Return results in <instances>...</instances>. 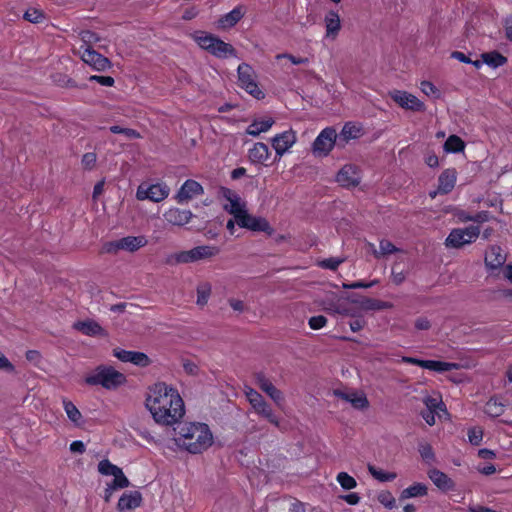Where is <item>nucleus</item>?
I'll return each instance as SVG.
<instances>
[{
    "label": "nucleus",
    "instance_id": "obj_1",
    "mask_svg": "<svg viewBox=\"0 0 512 512\" xmlns=\"http://www.w3.org/2000/svg\"><path fill=\"white\" fill-rule=\"evenodd\" d=\"M145 405L155 422L161 425H174L185 414L184 401L178 390L164 382L155 383L148 389Z\"/></svg>",
    "mask_w": 512,
    "mask_h": 512
},
{
    "label": "nucleus",
    "instance_id": "obj_2",
    "mask_svg": "<svg viewBox=\"0 0 512 512\" xmlns=\"http://www.w3.org/2000/svg\"><path fill=\"white\" fill-rule=\"evenodd\" d=\"M174 440L178 447L199 454L213 444V434L205 423L186 422L178 427Z\"/></svg>",
    "mask_w": 512,
    "mask_h": 512
},
{
    "label": "nucleus",
    "instance_id": "obj_3",
    "mask_svg": "<svg viewBox=\"0 0 512 512\" xmlns=\"http://www.w3.org/2000/svg\"><path fill=\"white\" fill-rule=\"evenodd\" d=\"M220 249L213 245H200L190 250H183L171 254L167 257L166 263L169 265L191 264L204 260H209L217 256Z\"/></svg>",
    "mask_w": 512,
    "mask_h": 512
},
{
    "label": "nucleus",
    "instance_id": "obj_4",
    "mask_svg": "<svg viewBox=\"0 0 512 512\" xmlns=\"http://www.w3.org/2000/svg\"><path fill=\"white\" fill-rule=\"evenodd\" d=\"M98 472L104 476H112L113 480L106 484L104 490V501L106 503L111 501L113 493L116 490L124 489L130 486V481L123 473L122 469L108 459H103L98 463Z\"/></svg>",
    "mask_w": 512,
    "mask_h": 512
},
{
    "label": "nucleus",
    "instance_id": "obj_5",
    "mask_svg": "<svg viewBox=\"0 0 512 512\" xmlns=\"http://www.w3.org/2000/svg\"><path fill=\"white\" fill-rule=\"evenodd\" d=\"M196 43L204 50L208 51L211 55L217 58L236 57V50L234 47L221 40L213 34L204 32L196 33L194 35Z\"/></svg>",
    "mask_w": 512,
    "mask_h": 512
},
{
    "label": "nucleus",
    "instance_id": "obj_6",
    "mask_svg": "<svg viewBox=\"0 0 512 512\" xmlns=\"http://www.w3.org/2000/svg\"><path fill=\"white\" fill-rule=\"evenodd\" d=\"M125 376L111 366H99L85 378L88 385H101L106 389H114L125 382Z\"/></svg>",
    "mask_w": 512,
    "mask_h": 512
},
{
    "label": "nucleus",
    "instance_id": "obj_7",
    "mask_svg": "<svg viewBox=\"0 0 512 512\" xmlns=\"http://www.w3.org/2000/svg\"><path fill=\"white\" fill-rule=\"evenodd\" d=\"M479 235V226L471 225L465 228H455L452 229L447 236L445 246L448 248L459 249L464 245L475 242Z\"/></svg>",
    "mask_w": 512,
    "mask_h": 512
},
{
    "label": "nucleus",
    "instance_id": "obj_8",
    "mask_svg": "<svg viewBox=\"0 0 512 512\" xmlns=\"http://www.w3.org/2000/svg\"><path fill=\"white\" fill-rule=\"evenodd\" d=\"M170 194V188L165 183H142L136 191V198L140 201L149 200L155 203L165 200Z\"/></svg>",
    "mask_w": 512,
    "mask_h": 512
},
{
    "label": "nucleus",
    "instance_id": "obj_9",
    "mask_svg": "<svg viewBox=\"0 0 512 512\" xmlns=\"http://www.w3.org/2000/svg\"><path fill=\"white\" fill-rule=\"evenodd\" d=\"M238 82L240 87L246 90L256 99L264 97V93L259 89L257 83L254 80V71L252 67L246 63H242L238 66Z\"/></svg>",
    "mask_w": 512,
    "mask_h": 512
},
{
    "label": "nucleus",
    "instance_id": "obj_10",
    "mask_svg": "<svg viewBox=\"0 0 512 512\" xmlns=\"http://www.w3.org/2000/svg\"><path fill=\"white\" fill-rule=\"evenodd\" d=\"M388 95L395 103L405 110L413 112H424L426 110L425 104L415 95L407 91L394 89L389 91Z\"/></svg>",
    "mask_w": 512,
    "mask_h": 512
},
{
    "label": "nucleus",
    "instance_id": "obj_11",
    "mask_svg": "<svg viewBox=\"0 0 512 512\" xmlns=\"http://www.w3.org/2000/svg\"><path fill=\"white\" fill-rule=\"evenodd\" d=\"M337 133L334 128L323 129L313 143V152L319 156H326L337 145Z\"/></svg>",
    "mask_w": 512,
    "mask_h": 512
},
{
    "label": "nucleus",
    "instance_id": "obj_12",
    "mask_svg": "<svg viewBox=\"0 0 512 512\" xmlns=\"http://www.w3.org/2000/svg\"><path fill=\"white\" fill-rule=\"evenodd\" d=\"M220 196L227 201L223 205L226 212L233 215L234 219L242 214L246 208V202L239 196V194L229 188L221 187L219 190Z\"/></svg>",
    "mask_w": 512,
    "mask_h": 512
},
{
    "label": "nucleus",
    "instance_id": "obj_13",
    "mask_svg": "<svg viewBox=\"0 0 512 512\" xmlns=\"http://www.w3.org/2000/svg\"><path fill=\"white\" fill-rule=\"evenodd\" d=\"M78 55L84 63L98 72L106 71L112 66L111 61L107 57L98 53L93 48H84L83 51H78Z\"/></svg>",
    "mask_w": 512,
    "mask_h": 512
},
{
    "label": "nucleus",
    "instance_id": "obj_14",
    "mask_svg": "<svg viewBox=\"0 0 512 512\" xmlns=\"http://www.w3.org/2000/svg\"><path fill=\"white\" fill-rule=\"evenodd\" d=\"M236 223L242 227L252 231H261V232H269L271 230L269 222L263 218L258 216H253L248 213L247 209L237 216L235 219Z\"/></svg>",
    "mask_w": 512,
    "mask_h": 512
},
{
    "label": "nucleus",
    "instance_id": "obj_15",
    "mask_svg": "<svg viewBox=\"0 0 512 512\" xmlns=\"http://www.w3.org/2000/svg\"><path fill=\"white\" fill-rule=\"evenodd\" d=\"M297 136L296 132L292 129L284 131L282 133L276 134L271 139V144L273 149L275 150L276 156L281 158L284 154H286L289 149L296 143Z\"/></svg>",
    "mask_w": 512,
    "mask_h": 512
},
{
    "label": "nucleus",
    "instance_id": "obj_16",
    "mask_svg": "<svg viewBox=\"0 0 512 512\" xmlns=\"http://www.w3.org/2000/svg\"><path fill=\"white\" fill-rule=\"evenodd\" d=\"M203 193L204 189L199 182L188 179L182 184L176 193L175 199L179 204H184L190 201L192 198L202 195Z\"/></svg>",
    "mask_w": 512,
    "mask_h": 512
},
{
    "label": "nucleus",
    "instance_id": "obj_17",
    "mask_svg": "<svg viewBox=\"0 0 512 512\" xmlns=\"http://www.w3.org/2000/svg\"><path fill=\"white\" fill-rule=\"evenodd\" d=\"M336 180L343 187H356L361 182L360 171L355 165L346 164L338 172Z\"/></svg>",
    "mask_w": 512,
    "mask_h": 512
},
{
    "label": "nucleus",
    "instance_id": "obj_18",
    "mask_svg": "<svg viewBox=\"0 0 512 512\" xmlns=\"http://www.w3.org/2000/svg\"><path fill=\"white\" fill-rule=\"evenodd\" d=\"M402 362L407 364L418 365L422 368L437 371V372H445L453 370L457 367L455 363L435 361V360H421L413 357L403 356L401 359Z\"/></svg>",
    "mask_w": 512,
    "mask_h": 512
},
{
    "label": "nucleus",
    "instance_id": "obj_19",
    "mask_svg": "<svg viewBox=\"0 0 512 512\" xmlns=\"http://www.w3.org/2000/svg\"><path fill=\"white\" fill-rule=\"evenodd\" d=\"M113 355L122 362L132 363L139 367H147L151 363L149 357L143 352L114 349Z\"/></svg>",
    "mask_w": 512,
    "mask_h": 512
},
{
    "label": "nucleus",
    "instance_id": "obj_20",
    "mask_svg": "<svg viewBox=\"0 0 512 512\" xmlns=\"http://www.w3.org/2000/svg\"><path fill=\"white\" fill-rule=\"evenodd\" d=\"M254 379L258 387L263 392H265L276 404L283 402V393L272 384V382L265 376L263 372L255 373Z\"/></svg>",
    "mask_w": 512,
    "mask_h": 512
},
{
    "label": "nucleus",
    "instance_id": "obj_21",
    "mask_svg": "<svg viewBox=\"0 0 512 512\" xmlns=\"http://www.w3.org/2000/svg\"><path fill=\"white\" fill-rule=\"evenodd\" d=\"M165 221L172 226H184L190 222L193 213L188 209L171 207L163 214Z\"/></svg>",
    "mask_w": 512,
    "mask_h": 512
},
{
    "label": "nucleus",
    "instance_id": "obj_22",
    "mask_svg": "<svg viewBox=\"0 0 512 512\" xmlns=\"http://www.w3.org/2000/svg\"><path fill=\"white\" fill-rule=\"evenodd\" d=\"M363 135H364V130L360 124L347 122L343 126L341 132L339 134H337V139H338L337 145L340 147H345V145L350 140L359 139Z\"/></svg>",
    "mask_w": 512,
    "mask_h": 512
},
{
    "label": "nucleus",
    "instance_id": "obj_23",
    "mask_svg": "<svg viewBox=\"0 0 512 512\" xmlns=\"http://www.w3.org/2000/svg\"><path fill=\"white\" fill-rule=\"evenodd\" d=\"M334 394L338 398L350 403L352 407L357 410H366L369 407V401L363 392H343L337 390L334 392Z\"/></svg>",
    "mask_w": 512,
    "mask_h": 512
},
{
    "label": "nucleus",
    "instance_id": "obj_24",
    "mask_svg": "<svg viewBox=\"0 0 512 512\" xmlns=\"http://www.w3.org/2000/svg\"><path fill=\"white\" fill-rule=\"evenodd\" d=\"M325 38L335 40L341 30V19L338 12L330 10L324 17Z\"/></svg>",
    "mask_w": 512,
    "mask_h": 512
},
{
    "label": "nucleus",
    "instance_id": "obj_25",
    "mask_svg": "<svg viewBox=\"0 0 512 512\" xmlns=\"http://www.w3.org/2000/svg\"><path fill=\"white\" fill-rule=\"evenodd\" d=\"M142 503V495L139 491H129L122 494L117 503L118 512H131Z\"/></svg>",
    "mask_w": 512,
    "mask_h": 512
},
{
    "label": "nucleus",
    "instance_id": "obj_26",
    "mask_svg": "<svg viewBox=\"0 0 512 512\" xmlns=\"http://www.w3.org/2000/svg\"><path fill=\"white\" fill-rule=\"evenodd\" d=\"M73 328L87 336H107L106 331L94 320L75 322Z\"/></svg>",
    "mask_w": 512,
    "mask_h": 512
},
{
    "label": "nucleus",
    "instance_id": "obj_27",
    "mask_svg": "<svg viewBox=\"0 0 512 512\" xmlns=\"http://www.w3.org/2000/svg\"><path fill=\"white\" fill-rule=\"evenodd\" d=\"M457 172L455 169L444 170L438 178V191L441 194H448L455 186Z\"/></svg>",
    "mask_w": 512,
    "mask_h": 512
},
{
    "label": "nucleus",
    "instance_id": "obj_28",
    "mask_svg": "<svg viewBox=\"0 0 512 512\" xmlns=\"http://www.w3.org/2000/svg\"><path fill=\"white\" fill-rule=\"evenodd\" d=\"M506 261V256L503 254L499 246H491L485 255V265L489 269H497L501 267Z\"/></svg>",
    "mask_w": 512,
    "mask_h": 512
},
{
    "label": "nucleus",
    "instance_id": "obj_29",
    "mask_svg": "<svg viewBox=\"0 0 512 512\" xmlns=\"http://www.w3.org/2000/svg\"><path fill=\"white\" fill-rule=\"evenodd\" d=\"M270 150L265 143L257 142L248 151L249 160L254 164H261L268 160Z\"/></svg>",
    "mask_w": 512,
    "mask_h": 512
},
{
    "label": "nucleus",
    "instance_id": "obj_30",
    "mask_svg": "<svg viewBox=\"0 0 512 512\" xmlns=\"http://www.w3.org/2000/svg\"><path fill=\"white\" fill-rule=\"evenodd\" d=\"M245 395L250 405L258 415L262 412V410H265L270 406L265 401L263 396L251 387H245Z\"/></svg>",
    "mask_w": 512,
    "mask_h": 512
},
{
    "label": "nucleus",
    "instance_id": "obj_31",
    "mask_svg": "<svg viewBox=\"0 0 512 512\" xmlns=\"http://www.w3.org/2000/svg\"><path fill=\"white\" fill-rule=\"evenodd\" d=\"M430 480L441 490L447 491L453 488V481L442 471L431 469L428 472Z\"/></svg>",
    "mask_w": 512,
    "mask_h": 512
},
{
    "label": "nucleus",
    "instance_id": "obj_32",
    "mask_svg": "<svg viewBox=\"0 0 512 512\" xmlns=\"http://www.w3.org/2000/svg\"><path fill=\"white\" fill-rule=\"evenodd\" d=\"M244 16V12L240 6L235 7L229 13L222 16L218 24L223 29H228L235 26Z\"/></svg>",
    "mask_w": 512,
    "mask_h": 512
},
{
    "label": "nucleus",
    "instance_id": "obj_33",
    "mask_svg": "<svg viewBox=\"0 0 512 512\" xmlns=\"http://www.w3.org/2000/svg\"><path fill=\"white\" fill-rule=\"evenodd\" d=\"M121 250L135 252L147 245L148 241L144 236H127L120 239Z\"/></svg>",
    "mask_w": 512,
    "mask_h": 512
},
{
    "label": "nucleus",
    "instance_id": "obj_34",
    "mask_svg": "<svg viewBox=\"0 0 512 512\" xmlns=\"http://www.w3.org/2000/svg\"><path fill=\"white\" fill-rule=\"evenodd\" d=\"M274 124V119L271 117L255 120L246 129V133L251 136H258L263 132H267Z\"/></svg>",
    "mask_w": 512,
    "mask_h": 512
},
{
    "label": "nucleus",
    "instance_id": "obj_35",
    "mask_svg": "<svg viewBox=\"0 0 512 512\" xmlns=\"http://www.w3.org/2000/svg\"><path fill=\"white\" fill-rule=\"evenodd\" d=\"M63 407L67 417L71 422H73L76 426H81L83 424L82 414L71 401L64 399Z\"/></svg>",
    "mask_w": 512,
    "mask_h": 512
},
{
    "label": "nucleus",
    "instance_id": "obj_36",
    "mask_svg": "<svg viewBox=\"0 0 512 512\" xmlns=\"http://www.w3.org/2000/svg\"><path fill=\"white\" fill-rule=\"evenodd\" d=\"M481 57L482 62L494 68L502 66L507 62V58L497 51L483 53Z\"/></svg>",
    "mask_w": 512,
    "mask_h": 512
},
{
    "label": "nucleus",
    "instance_id": "obj_37",
    "mask_svg": "<svg viewBox=\"0 0 512 512\" xmlns=\"http://www.w3.org/2000/svg\"><path fill=\"white\" fill-rule=\"evenodd\" d=\"M426 494L427 486L423 483H415L402 491L401 499L421 497L425 496Z\"/></svg>",
    "mask_w": 512,
    "mask_h": 512
},
{
    "label": "nucleus",
    "instance_id": "obj_38",
    "mask_svg": "<svg viewBox=\"0 0 512 512\" xmlns=\"http://www.w3.org/2000/svg\"><path fill=\"white\" fill-rule=\"evenodd\" d=\"M465 148L464 141L457 135H451L444 143V150L448 153H457Z\"/></svg>",
    "mask_w": 512,
    "mask_h": 512
},
{
    "label": "nucleus",
    "instance_id": "obj_39",
    "mask_svg": "<svg viewBox=\"0 0 512 512\" xmlns=\"http://www.w3.org/2000/svg\"><path fill=\"white\" fill-rule=\"evenodd\" d=\"M79 37L83 42V45L79 48L78 51H83L84 48H93V45L100 41V37L90 30L81 31L79 33Z\"/></svg>",
    "mask_w": 512,
    "mask_h": 512
},
{
    "label": "nucleus",
    "instance_id": "obj_40",
    "mask_svg": "<svg viewBox=\"0 0 512 512\" xmlns=\"http://www.w3.org/2000/svg\"><path fill=\"white\" fill-rule=\"evenodd\" d=\"M504 412V405L497 399L491 398L485 405V413L491 417H499Z\"/></svg>",
    "mask_w": 512,
    "mask_h": 512
},
{
    "label": "nucleus",
    "instance_id": "obj_41",
    "mask_svg": "<svg viewBox=\"0 0 512 512\" xmlns=\"http://www.w3.org/2000/svg\"><path fill=\"white\" fill-rule=\"evenodd\" d=\"M398 251V248L388 240H381L379 244V250L374 249V256L380 258L385 255H389Z\"/></svg>",
    "mask_w": 512,
    "mask_h": 512
},
{
    "label": "nucleus",
    "instance_id": "obj_42",
    "mask_svg": "<svg viewBox=\"0 0 512 512\" xmlns=\"http://www.w3.org/2000/svg\"><path fill=\"white\" fill-rule=\"evenodd\" d=\"M211 294V285L209 283H202L197 287V304L204 306L207 304Z\"/></svg>",
    "mask_w": 512,
    "mask_h": 512
},
{
    "label": "nucleus",
    "instance_id": "obj_43",
    "mask_svg": "<svg viewBox=\"0 0 512 512\" xmlns=\"http://www.w3.org/2000/svg\"><path fill=\"white\" fill-rule=\"evenodd\" d=\"M368 470H369L370 474L375 479H377V480H379L381 482L392 481V480H394L396 478V474L395 473L385 472L383 470L377 469L373 465H369L368 466Z\"/></svg>",
    "mask_w": 512,
    "mask_h": 512
},
{
    "label": "nucleus",
    "instance_id": "obj_44",
    "mask_svg": "<svg viewBox=\"0 0 512 512\" xmlns=\"http://www.w3.org/2000/svg\"><path fill=\"white\" fill-rule=\"evenodd\" d=\"M337 482L345 490H351L357 486L356 480L346 472L338 473Z\"/></svg>",
    "mask_w": 512,
    "mask_h": 512
},
{
    "label": "nucleus",
    "instance_id": "obj_45",
    "mask_svg": "<svg viewBox=\"0 0 512 512\" xmlns=\"http://www.w3.org/2000/svg\"><path fill=\"white\" fill-rule=\"evenodd\" d=\"M24 19L31 23H41L45 19V14L37 8H29L24 13Z\"/></svg>",
    "mask_w": 512,
    "mask_h": 512
},
{
    "label": "nucleus",
    "instance_id": "obj_46",
    "mask_svg": "<svg viewBox=\"0 0 512 512\" xmlns=\"http://www.w3.org/2000/svg\"><path fill=\"white\" fill-rule=\"evenodd\" d=\"M423 402H424L427 410H431V411H435V412L445 410V406H444L443 402L437 398L428 396V397L424 398Z\"/></svg>",
    "mask_w": 512,
    "mask_h": 512
},
{
    "label": "nucleus",
    "instance_id": "obj_47",
    "mask_svg": "<svg viewBox=\"0 0 512 512\" xmlns=\"http://www.w3.org/2000/svg\"><path fill=\"white\" fill-rule=\"evenodd\" d=\"M483 439V430L480 427H472L468 430V440L472 445H479Z\"/></svg>",
    "mask_w": 512,
    "mask_h": 512
},
{
    "label": "nucleus",
    "instance_id": "obj_48",
    "mask_svg": "<svg viewBox=\"0 0 512 512\" xmlns=\"http://www.w3.org/2000/svg\"><path fill=\"white\" fill-rule=\"evenodd\" d=\"M420 89L427 96H433L435 98L440 97L439 89L429 81H422L420 84Z\"/></svg>",
    "mask_w": 512,
    "mask_h": 512
},
{
    "label": "nucleus",
    "instance_id": "obj_49",
    "mask_svg": "<svg viewBox=\"0 0 512 512\" xmlns=\"http://www.w3.org/2000/svg\"><path fill=\"white\" fill-rule=\"evenodd\" d=\"M110 131L114 134H123L125 135L127 138H130V139H134V138H140V134L134 130V129H130V128H122L120 126H111L110 127Z\"/></svg>",
    "mask_w": 512,
    "mask_h": 512
},
{
    "label": "nucleus",
    "instance_id": "obj_50",
    "mask_svg": "<svg viewBox=\"0 0 512 512\" xmlns=\"http://www.w3.org/2000/svg\"><path fill=\"white\" fill-rule=\"evenodd\" d=\"M378 501L386 508L392 509L395 506V498L388 491H382L377 496Z\"/></svg>",
    "mask_w": 512,
    "mask_h": 512
},
{
    "label": "nucleus",
    "instance_id": "obj_51",
    "mask_svg": "<svg viewBox=\"0 0 512 512\" xmlns=\"http://www.w3.org/2000/svg\"><path fill=\"white\" fill-rule=\"evenodd\" d=\"M96 161H97L96 154L93 152H88L82 156L81 165L86 170H92L96 165Z\"/></svg>",
    "mask_w": 512,
    "mask_h": 512
},
{
    "label": "nucleus",
    "instance_id": "obj_52",
    "mask_svg": "<svg viewBox=\"0 0 512 512\" xmlns=\"http://www.w3.org/2000/svg\"><path fill=\"white\" fill-rule=\"evenodd\" d=\"M418 451L425 461H433L435 458L432 446L428 443H420Z\"/></svg>",
    "mask_w": 512,
    "mask_h": 512
},
{
    "label": "nucleus",
    "instance_id": "obj_53",
    "mask_svg": "<svg viewBox=\"0 0 512 512\" xmlns=\"http://www.w3.org/2000/svg\"><path fill=\"white\" fill-rule=\"evenodd\" d=\"M343 261H344V259H342V258L331 257V258L322 260L319 263V265H320V267H322L324 269L336 270Z\"/></svg>",
    "mask_w": 512,
    "mask_h": 512
},
{
    "label": "nucleus",
    "instance_id": "obj_54",
    "mask_svg": "<svg viewBox=\"0 0 512 512\" xmlns=\"http://www.w3.org/2000/svg\"><path fill=\"white\" fill-rule=\"evenodd\" d=\"M308 324L311 329L318 330L327 324V318L323 315L313 316L309 319Z\"/></svg>",
    "mask_w": 512,
    "mask_h": 512
},
{
    "label": "nucleus",
    "instance_id": "obj_55",
    "mask_svg": "<svg viewBox=\"0 0 512 512\" xmlns=\"http://www.w3.org/2000/svg\"><path fill=\"white\" fill-rule=\"evenodd\" d=\"M121 250V242L120 239L115 241L107 242L103 245L102 251L108 254H116Z\"/></svg>",
    "mask_w": 512,
    "mask_h": 512
},
{
    "label": "nucleus",
    "instance_id": "obj_56",
    "mask_svg": "<svg viewBox=\"0 0 512 512\" xmlns=\"http://www.w3.org/2000/svg\"><path fill=\"white\" fill-rule=\"evenodd\" d=\"M259 415L261 417L267 419L274 426H276V427L280 426V421H279L278 417L274 414V412L270 406L267 409L262 410V412Z\"/></svg>",
    "mask_w": 512,
    "mask_h": 512
},
{
    "label": "nucleus",
    "instance_id": "obj_57",
    "mask_svg": "<svg viewBox=\"0 0 512 512\" xmlns=\"http://www.w3.org/2000/svg\"><path fill=\"white\" fill-rule=\"evenodd\" d=\"M89 81H95L99 83L102 86L111 87L114 85L115 81L114 78L111 76H99V75H92L89 77Z\"/></svg>",
    "mask_w": 512,
    "mask_h": 512
},
{
    "label": "nucleus",
    "instance_id": "obj_58",
    "mask_svg": "<svg viewBox=\"0 0 512 512\" xmlns=\"http://www.w3.org/2000/svg\"><path fill=\"white\" fill-rule=\"evenodd\" d=\"M281 58H287L291 61V63H293L295 65L308 63V58L295 57L292 54H288V53L278 54L276 56V59H281Z\"/></svg>",
    "mask_w": 512,
    "mask_h": 512
},
{
    "label": "nucleus",
    "instance_id": "obj_59",
    "mask_svg": "<svg viewBox=\"0 0 512 512\" xmlns=\"http://www.w3.org/2000/svg\"><path fill=\"white\" fill-rule=\"evenodd\" d=\"M368 308L370 309H374V310H381V309H386V308H390L392 305L388 302H383V301H379V300H369L368 301Z\"/></svg>",
    "mask_w": 512,
    "mask_h": 512
},
{
    "label": "nucleus",
    "instance_id": "obj_60",
    "mask_svg": "<svg viewBox=\"0 0 512 512\" xmlns=\"http://www.w3.org/2000/svg\"><path fill=\"white\" fill-rule=\"evenodd\" d=\"M0 370H5L7 372H13L14 371L13 364L1 352H0Z\"/></svg>",
    "mask_w": 512,
    "mask_h": 512
},
{
    "label": "nucleus",
    "instance_id": "obj_61",
    "mask_svg": "<svg viewBox=\"0 0 512 512\" xmlns=\"http://www.w3.org/2000/svg\"><path fill=\"white\" fill-rule=\"evenodd\" d=\"M391 279L396 285H400L406 279V274L403 271H396L392 268Z\"/></svg>",
    "mask_w": 512,
    "mask_h": 512
},
{
    "label": "nucleus",
    "instance_id": "obj_62",
    "mask_svg": "<svg viewBox=\"0 0 512 512\" xmlns=\"http://www.w3.org/2000/svg\"><path fill=\"white\" fill-rule=\"evenodd\" d=\"M489 219V213L486 211L478 212L470 217V221L476 222V223H483L488 221Z\"/></svg>",
    "mask_w": 512,
    "mask_h": 512
},
{
    "label": "nucleus",
    "instance_id": "obj_63",
    "mask_svg": "<svg viewBox=\"0 0 512 512\" xmlns=\"http://www.w3.org/2000/svg\"><path fill=\"white\" fill-rule=\"evenodd\" d=\"M437 412L435 411H431V410H426V411H423L421 413L422 415V418L425 420V422L430 425V426H433L436 422V419H435V414Z\"/></svg>",
    "mask_w": 512,
    "mask_h": 512
},
{
    "label": "nucleus",
    "instance_id": "obj_64",
    "mask_svg": "<svg viewBox=\"0 0 512 512\" xmlns=\"http://www.w3.org/2000/svg\"><path fill=\"white\" fill-rule=\"evenodd\" d=\"M504 26L506 38L512 41V16H509L505 19Z\"/></svg>",
    "mask_w": 512,
    "mask_h": 512
}]
</instances>
